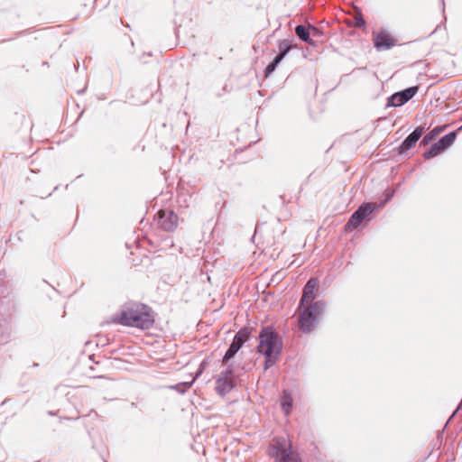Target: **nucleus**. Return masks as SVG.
Listing matches in <instances>:
<instances>
[{
    "instance_id": "1",
    "label": "nucleus",
    "mask_w": 462,
    "mask_h": 462,
    "mask_svg": "<svg viewBox=\"0 0 462 462\" xmlns=\"http://www.w3.org/2000/svg\"><path fill=\"white\" fill-rule=\"evenodd\" d=\"M112 322L139 329H150L155 323L151 307L140 302H129L112 317Z\"/></svg>"
},
{
    "instance_id": "2",
    "label": "nucleus",
    "mask_w": 462,
    "mask_h": 462,
    "mask_svg": "<svg viewBox=\"0 0 462 462\" xmlns=\"http://www.w3.org/2000/svg\"><path fill=\"white\" fill-rule=\"evenodd\" d=\"M257 348L265 356L264 369H268L275 364L282 352V339L271 327H265L259 334Z\"/></svg>"
},
{
    "instance_id": "3",
    "label": "nucleus",
    "mask_w": 462,
    "mask_h": 462,
    "mask_svg": "<svg viewBox=\"0 0 462 462\" xmlns=\"http://www.w3.org/2000/svg\"><path fill=\"white\" fill-rule=\"evenodd\" d=\"M269 455L276 462H301L299 455L292 448L289 437L274 438L269 448Z\"/></svg>"
},
{
    "instance_id": "4",
    "label": "nucleus",
    "mask_w": 462,
    "mask_h": 462,
    "mask_svg": "<svg viewBox=\"0 0 462 462\" xmlns=\"http://www.w3.org/2000/svg\"><path fill=\"white\" fill-rule=\"evenodd\" d=\"M325 308V303L321 300L315 301L314 303L305 305L300 308L299 305V327L303 332H310L314 328L319 317L322 314Z\"/></svg>"
},
{
    "instance_id": "5",
    "label": "nucleus",
    "mask_w": 462,
    "mask_h": 462,
    "mask_svg": "<svg viewBox=\"0 0 462 462\" xmlns=\"http://www.w3.org/2000/svg\"><path fill=\"white\" fill-rule=\"evenodd\" d=\"M376 208L375 203H364L358 209L352 214L345 226V230L349 232L357 228L360 224L367 219L373 211Z\"/></svg>"
},
{
    "instance_id": "6",
    "label": "nucleus",
    "mask_w": 462,
    "mask_h": 462,
    "mask_svg": "<svg viewBox=\"0 0 462 462\" xmlns=\"http://www.w3.org/2000/svg\"><path fill=\"white\" fill-rule=\"evenodd\" d=\"M373 43L378 51H387L397 45V40L386 30L373 32Z\"/></svg>"
},
{
    "instance_id": "7",
    "label": "nucleus",
    "mask_w": 462,
    "mask_h": 462,
    "mask_svg": "<svg viewBox=\"0 0 462 462\" xmlns=\"http://www.w3.org/2000/svg\"><path fill=\"white\" fill-rule=\"evenodd\" d=\"M157 223L164 231L172 232L179 225V217L172 210L161 209L157 213Z\"/></svg>"
},
{
    "instance_id": "8",
    "label": "nucleus",
    "mask_w": 462,
    "mask_h": 462,
    "mask_svg": "<svg viewBox=\"0 0 462 462\" xmlns=\"http://www.w3.org/2000/svg\"><path fill=\"white\" fill-rule=\"evenodd\" d=\"M318 289L319 280L317 278L310 279L303 288L302 296L300 301V308L315 302L314 300L316 298Z\"/></svg>"
},
{
    "instance_id": "9",
    "label": "nucleus",
    "mask_w": 462,
    "mask_h": 462,
    "mask_svg": "<svg viewBox=\"0 0 462 462\" xmlns=\"http://www.w3.org/2000/svg\"><path fill=\"white\" fill-rule=\"evenodd\" d=\"M419 88L417 86L411 87L403 91L393 94L388 100V106H400L408 102L418 92Z\"/></svg>"
},
{
    "instance_id": "10",
    "label": "nucleus",
    "mask_w": 462,
    "mask_h": 462,
    "mask_svg": "<svg viewBox=\"0 0 462 462\" xmlns=\"http://www.w3.org/2000/svg\"><path fill=\"white\" fill-rule=\"evenodd\" d=\"M248 338H249V332L247 331V329L239 330L236 333V335L235 336V338H234L230 347L226 351V353L224 356V361H227L230 358H232L236 354V352L240 349V347L243 346V344L248 340Z\"/></svg>"
},
{
    "instance_id": "11",
    "label": "nucleus",
    "mask_w": 462,
    "mask_h": 462,
    "mask_svg": "<svg viewBox=\"0 0 462 462\" xmlns=\"http://www.w3.org/2000/svg\"><path fill=\"white\" fill-rule=\"evenodd\" d=\"M424 130L422 127H417L408 137L402 142L399 147V153H403L412 148L418 140L421 137Z\"/></svg>"
},
{
    "instance_id": "12",
    "label": "nucleus",
    "mask_w": 462,
    "mask_h": 462,
    "mask_svg": "<svg viewBox=\"0 0 462 462\" xmlns=\"http://www.w3.org/2000/svg\"><path fill=\"white\" fill-rule=\"evenodd\" d=\"M233 386L231 373H225L217 381L216 389L220 394H225L226 393H228Z\"/></svg>"
},
{
    "instance_id": "13",
    "label": "nucleus",
    "mask_w": 462,
    "mask_h": 462,
    "mask_svg": "<svg viewBox=\"0 0 462 462\" xmlns=\"http://www.w3.org/2000/svg\"><path fill=\"white\" fill-rule=\"evenodd\" d=\"M280 48H284L283 51L266 67L265 76H269L276 68V66L281 62V60L284 58L286 53L290 51L291 46L288 45L286 42H283Z\"/></svg>"
},
{
    "instance_id": "14",
    "label": "nucleus",
    "mask_w": 462,
    "mask_h": 462,
    "mask_svg": "<svg viewBox=\"0 0 462 462\" xmlns=\"http://www.w3.org/2000/svg\"><path fill=\"white\" fill-rule=\"evenodd\" d=\"M295 33L303 42H308L310 44L313 43L311 39L310 38V32L305 26H303V25L296 26Z\"/></svg>"
},
{
    "instance_id": "15",
    "label": "nucleus",
    "mask_w": 462,
    "mask_h": 462,
    "mask_svg": "<svg viewBox=\"0 0 462 462\" xmlns=\"http://www.w3.org/2000/svg\"><path fill=\"white\" fill-rule=\"evenodd\" d=\"M456 139L455 133H449L438 141L443 150L450 146Z\"/></svg>"
},
{
    "instance_id": "16",
    "label": "nucleus",
    "mask_w": 462,
    "mask_h": 462,
    "mask_svg": "<svg viewBox=\"0 0 462 462\" xmlns=\"http://www.w3.org/2000/svg\"><path fill=\"white\" fill-rule=\"evenodd\" d=\"M282 407L284 411L285 414H289L292 406V398L286 392L283 393V396L282 397Z\"/></svg>"
},
{
    "instance_id": "17",
    "label": "nucleus",
    "mask_w": 462,
    "mask_h": 462,
    "mask_svg": "<svg viewBox=\"0 0 462 462\" xmlns=\"http://www.w3.org/2000/svg\"><path fill=\"white\" fill-rule=\"evenodd\" d=\"M442 151H444L439 143L437 142L435 143L429 151L425 152L423 156L425 159H430L435 156H437L439 153H440Z\"/></svg>"
},
{
    "instance_id": "18",
    "label": "nucleus",
    "mask_w": 462,
    "mask_h": 462,
    "mask_svg": "<svg viewBox=\"0 0 462 462\" xmlns=\"http://www.w3.org/2000/svg\"><path fill=\"white\" fill-rule=\"evenodd\" d=\"M355 26L358 27V28H363L365 26V20L363 19L362 15L360 13H358L356 16H355Z\"/></svg>"
},
{
    "instance_id": "19",
    "label": "nucleus",
    "mask_w": 462,
    "mask_h": 462,
    "mask_svg": "<svg viewBox=\"0 0 462 462\" xmlns=\"http://www.w3.org/2000/svg\"><path fill=\"white\" fill-rule=\"evenodd\" d=\"M310 29L313 31V32H317V29L315 27H310Z\"/></svg>"
},
{
    "instance_id": "20",
    "label": "nucleus",
    "mask_w": 462,
    "mask_h": 462,
    "mask_svg": "<svg viewBox=\"0 0 462 462\" xmlns=\"http://www.w3.org/2000/svg\"><path fill=\"white\" fill-rule=\"evenodd\" d=\"M428 137H424L423 142H427Z\"/></svg>"
}]
</instances>
